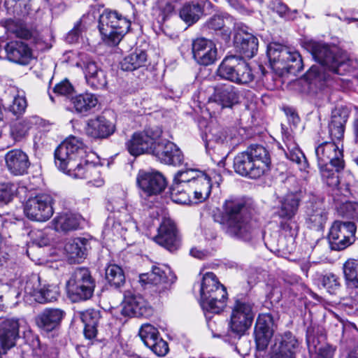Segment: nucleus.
Returning <instances> with one entry per match:
<instances>
[{"label":"nucleus","instance_id":"f257e3e1","mask_svg":"<svg viewBox=\"0 0 358 358\" xmlns=\"http://www.w3.org/2000/svg\"><path fill=\"white\" fill-rule=\"evenodd\" d=\"M220 224L227 236L244 242L253 241L262 231V223L255 209L242 199L225 201Z\"/></svg>","mask_w":358,"mask_h":358},{"label":"nucleus","instance_id":"f03ea898","mask_svg":"<svg viewBox=\"0 0 358 358\" xmlns=\"http://www.w3.org/2000/svg\"><path fill=\"white\" fill-rule=\"evenodd\" d=\"M162 134V129L157 126L134 132L125 143L126 149L134 157L149 153L164 164H181L183 162L182 152L173 143L160 140Z\"/></svg>","mask_w":358,"mask_h":358},{"label":"nucleus","instance_id":"7ed1b4c3","mask_svg":"<svg viewBox=\"0 0 358 358\" xmlns=\"http://www.w3.org/2000/svg\"><path fill=\"white\" fill-rule=\"evenodd\" d=\"M307 50L321 66H312L306 73L311 83L327 82L334 76L344 75L349 70L347 57L336 46L322 41H310Z\"/></svg>","mask_w":358,"mask_h":358},{"label":"nucleus","instance_id":"20e7f679","mask_svg":"<svg viewBox=\"0 0 358 358\" xmlns=\"http://www.w3.org/2000/svg\"><path fill=\"white\" fill-rule=\"evenodd\" d=\"M271 157L268 151L258 144L251 145L246 150L239 152L234 159L236 173L250 178H259L270 169Z\"/></svg>","mask_w":358,"mask_h":358},{"label":"nucleus","instance_id":"39448f33","mask_svg":"<svg viewBox=\"0 0 358 358\" xmlns=\"http://www.w3.org/2000/svg\"><path fill=\"white\" fill-rule=\"evenodd\" d=\"M315 152L322 180L329 186H337L338 173L344 168L343 151L334 142L325 141L317 145Z\"/></svg>","mask_w":358,"mask_h":358},{"label":"nucleus","instance_id":"423d86ee","mask_svg":"<svg viewBox=\"0 0 358 358\" xmlns=\"http://www.w3.org/2000/svg\"><path fill=\"white\" fill-rule=\"evenodd\" d=\"M200 295L201 306L206 313L219 314L227 306V289L212 272H208L203 275Z\"/></svg>","mask_w":358,"mask_h":358},{"label":"nucleus","instance_id":"0eeeda50","mask_svg":"<svg viewBox=\"0 0 358 358\" xmlns=\"http://www.w3.org/2000/svg\"><path fill=\"white\" fill-rule=\"evenodd\" d=\"M130 27V20L115 10H104L99 17V29L108 46L117 45Z\"/></svg>","mask_w":358,"mask_h":358},{"label":"nucleus","instance_id":"6e6552de","mask_svg":"<svg viewBox=\"0 0 358 358\" xmlns=\"http://www.w3.org/2000/svg\"><path fill=\"white\" fill-rule=\"evenodd\" d=\"M253 303L246 297L237 296L231 310L227 337L239 339L254 320Z\"/></svg>","mask_w":358,"mask_h":358},{"label":"nucleus","instance_id":"1a4fd4ad","mask_svg":"<svg viewBox=\"0 0 358 358\" xmlns=\"http://www.w3.org/2000/svg\"><path fill=\"white\" fill-rule=\"evenodd\" d=\"M217 76L222 79L246 85L255 78L249 64L240 56H226L218 66Z\"/></svg>","mask_w":358,"mask_h":358},{"label":"nucleus","instance_id":"9d476101","mask_svg":"<svg viewBox=\"0 0 358 358\" xmlns=\"http://www.w3.org/2000/svg\"><path fill=\"white\" fill-rule=\"evenodd\" d=\"M267 56L273 68L291 74H296L303 68L300 54L279 43L268 45Z\"/></svg>","mask_w":358,"mask_h":358},{"label":"nucleus","instance_id":"9b49d317","mask_svg":"<svg viewBox=\"0 0 358 358\" xmlns=\"http://www.w3.org/2000/svg\"><path fill=\"white\" fill-rule=\"evenodd\" d=\"M96 284L90 270L76 268L66 282L67 294L73 302L86 301L92 297Z\"/></svg>","mask_w":358,"mask_h":358},{"label":"nucleus","instance_id":"f8f14e48","mask_svg":"<svg viewBox=\"0 0 358 358\" xmlns=\"http://www.w3.org/2000/svg\"><path fill=\"white\" fill-rule=\"evenodd\" d=\"M303 194L304 192L301 189L289 192L280 201V205L274 213L275 215L281 220L280 229L289 232L291 236L296 234L297 226L293 219L298 211Z\"/></svg>","mask_w":358,"mask_h":358},{"label":"nucleus","instance_id":"ddd939ff","mask_svg":"<svg viewBox=\"0 0 358 358\" xmlns=\"http://www.w3.org/2000/svg\"><path fill=\"white\" fill-rule=\"evenodd\" d=\"M86 157V148L83 141L75 136L66 139L55 151V165L62 171Z\"/></svg>","mask_w":358,"mask_h":358},{"label":"nucleus","instance_id":"4468645a","mask_svg":"<svg viewBox=\"0 0 358 358\" xmlns=\"http://www.w3.org/2000/svg\"><path fill=\"white\" fill-rule=\"evenodd\" d=\"M53 204L54 199L51 194H38L28 199L24 206V212L29 220L45 222L54 213Z\"/></svg>","mask_w":358,"mask_h":358},{"label":"nucleus","instance_id":"2eb2a0df","mask_svg":"<svg viewBox=\"0 0 358 358\" xmlns=\"http://www.w3.org/2000/svg\"><path fill=\"white\" fill-rule=\"evenodd\" d=\"M355 232L354 222L335 221L328 234L330 248L336 251L345 250L355 242Z\"/></svg>","mask_w":358,"mask_h":358},{"label":"nucleus","instance_id":"dca6fc26","mask_svg":"<svg viewBox=\"0 0 358 358\" xmlns=\"http://www.w3.org/2000/svg\"><path fill=\"white\" fill-rule=\"evenodd\" d=\"M153 241L170 252H174L180 247L181 241L174 221L169 216L162 218L157 229V234Z\"/></svg>","mask_w":358,"mask_h":358},{"label":"nucleus","instance_id":"f3484780","mask_svg":"<svg viewBox=\"0 0 358 358\" xmlns=\"http://www.w3.org/2000/svg\"><path fill=\"white\" fill-rule=\"evenodd\" d=\"M136 183L141 189V195L151 196L159 194L167 185L166 180L159 172L141 169L136 176Z\"/></svg>","mask_w":358,"mask_h":358},{"label":"nucleus","instance_id":"a211bd4d","mask_svg":"<svg viewBox=\"0 0 358 358\" xmlns=\"http://www.w3.org/2000/svg\"><path fill=\"white\" fill-rule=\"evenodd\" d=\"M191 183L189 185V191L194 194V203H197L205 201L210 194L213 173L203 171H190Z\"/></svg>","mask_w":358,"mask_h":358},{"label":"nucleus","instance_id":"6ab92c4d","mask_svg":"<svg viewBox=\"0 0 358 358\" xmlns=\"http://www.w3.org/2000/svg\"><path fill=\"white\" fill-rule=\"evenodd\" d=\"M122 305V313L126 316L147 317L152 313L147 301L141 295L136 294L131 290L124 292Z\"/></svg>","mask_w":358,"mask_h":358},{"label":"nucleus","instance_id":"aec40b11","mask_svg":"<svg viewBox=\"0 0 358 358\" xmlns=\"http://www.w3.org/2000/svg\"><path fill=\"white\" fill-rule=\"evenodd\" d=\"M193 58L200 65L208 66L217 59V51L214 43L205 38H197L192 41Z\"/></svg>","mask_w":358,"mask_h":358},{"label":"nucleus","instance_id":"412c9836","mask_svg":"<svg viewBox=\"0 0 358 358\" xmlns=\"http://www.w3.org/2000/svg\"><path fill=\"white\" fill-rule=\"evenodd\" d=\"M176 280V275L167 266L164 269L158 266H153L151 272L140 275L141 282L159 286L157 291L159 293L169 289L175 282Z\"/></svg>","mask_w":358,"mask_h":358},{"label":"nucleus","instance_id":"4be33fe9","mask_svg":"<svg viewBox=\"0 0 358 358\" xmlns=\"http://www.w3.org/2000/svg\"><path fill=\"white\" fill-rule=\"evenodd\" d=\"M327 215L323 200L313 196L306 210V223L308 227L316 231L323 229Z\"/></svg>","mask_w":358,"mask_h":358},{"label":"nucleus","instance_id":"5701e85b","mask_svg":"<svg viewBox=\"0 0 358 358\" xmlns=\"http://www.w3.org/2000/svg\"><path fill=\"white\" fill-rule=\"evenodd\" d=\"M274 320L271 313L260 314L255 327V337L257 347L260 350L266 348L273 334Z\"/></svg>","mask_w":358,"mask_h":358},{"label":"nucleus","instance_id":"b1692460","mask_svg":"<svg viewBox=\"0 0 358 358\" xmlns=\"http://www.w3.org/2000/svg\"><path fill=\"white\" fill-rule=\"evenodd\" d=\"M65 315L62 309L45 308L36 315L35 322L41 331L49 333L59 328Z\"/></svg>","mask_w":358,"mask_h":358},{"label":"nucleus","instance_id":"393cba45","mask_svg":"<svg viewBox=\"0 0 358 358\" xmlns=\"http://www.w3.org/2000/svg\"><path fill=\"white\" fill-rule=\"evenodd\" d=\"M115 130V125L103 116L88 120L85 128L86 135L95 140L107 138Z\"/></svg>","mask_w":358,"mask_h":358},{"label":"nucleus","instance_id":"a878e982","mask_svg":"<svg viewBox=\"0 0 358 358\" xmlns=\"http://www.w3.org/2000/svg\"><path fill=\"white\" fill-rule=\"evenodd\" d=\"M6 166L8 171L14 176H23L27 173L31 165L29 157L20 149L8 151L4 157Z\"/></svg>","mask_w":358,"mask_h":358},{"label":"nucleus","instance_id":"bb28decb","mask_svg":"<svg viewBox=\"0 0 358 358\" xmlns=\"http://www.w3.org/2000/svg\"><path fill=\"white\" fill-rule=\"evenodd\" d=\"M7 59L21 65L28 64L32 59V51L24 42L13 41L5 47Z\"/></svg>","mask_w":358,"mask_h":358},{"label":"nucleus","instance_id":"cd10ccee","mask_svg":"<svg viewBox=\"0 0 358 358\" xmlns=\"http://www.w3.org/2000/svg\"><path fill=\"white\" fill-rule=\"evenodd\" d=\"M85 158L82 157L63 172L76 179L89 180V182L95 180L99 173L97 167Z\"/></svg>","mask_w":358,"mask_h":358},{"label":"nucleus","instance_id":"c85d7f7f","mask_svg":"<svg viewBox=\"0 0 358 358\" xmlns=\"http://www.w3.org/2000/svg\"><path fill=\"white\" fill-rule=\"evenodd\" d=\"M350 115V110L346 106L335 108L331 112V120L329 124V134L332 139L343 138L345 125Z\"/></svg>","mask_w":358,"mask_h":358},{"label":"nucleus","instance_id":"c756f323","mask_svg":"<svg viewBox=\"0 0 358 358\" xmlns=\"http://www.w3.org/2000/svg\"><path fill=\"white\" fill-rule=\"evenodd\" d=\"M238 94L231 85H217L214 87L213 94L209 97V102H215L222 107H231L238 102Z\"/></svg>","mask_w":358,"mask_h":358},{"label":"nucleus","instance_id":"7c9ffc66","mask_svg":"<svg viewBox=\"0 0 358 358\" xmlns=\"http://www.w3.org/2000/svg\"><path fill=\"white\" fill-rule=\"evenodd\" d=\"M17 321L6 319L0 322V347L7 352L13 347L18 337Z\"/></svg>","mask_w":358,"mask_h":358},{"label":"nucleus","instance_id":"2f4dec72","mask_svg":"<svg viewBox=\"0 0 358 358\" xmlns=\"http://www.w3.org/2000/svg\"><path fill=\"white\" fill-rule=\"evenodd\" d=\"M86 82L94 90L103 89L107 83L106 73L99 67L94 62H87L84 66Z\"/></svg>","mask_w":358,"mask_h":358},{"label":"nucleus","instance_id":"473e14b6","mask_svg":"<svg viewBox=\"0 0 358 358\" xmlns=\"http://www.w3.org/2000/svg\"><path fill=\"white\" fill-rule=\"evenodd\" d=\"M234 42L240 53L248 58H252L258 50V39L252 34L238 32L236 34Z\"/></svg>","mask_w":358,"mask_h":358},{"label":"nucleus","instance_id":"72a5a7b5","mask_svg":"<svg viewBox=\"0 0 358 358\" xmlns=\"http://www.w3.org/2000/svg\"><path fill=\"white\" fill-rule=\"evenodd\" d=\"M90 239L85 237H77L70 239L64 246V250L69 258L74 261H79L86 257L87 251L90 248Z\"/></svg>","mask_w":358,"mask_h":358},{"label":"nucleus","instance_id":"f704fd0d","mask_svg":"<svg viewBox=\"0 0 358 358\" xmlns=\"http://www.w3.org/2000/svg\"><path fill=\"white\" fill-rule=\"evenodd\" d=\"M97 103L96 96L90 93L80 94L71 99V104L75 113L82 116L90 114Z\"/></svg>","mask_w":358,"mask_h":358},{"label":"nucleus","instance_id":"c9c22d12","mask_svg":"<svg viewBox=\"0 0 358 358\" xmlns=\"http://www.w3.org/2000/svg\"><path fill=\"white\" fill-rule=\"evenodd\" d=\"M191 2L185 3L180 10V17L189 24L196 22L203 12V6L206 0H189Z\"/></svg>","mask_w":358,"mask_h":358},{"label":"nucleus","instance_id":"e433bc0d","mask_svg":"<svg viewBox=\"0 0 358 358\" xmlns=\"http://www.w3.org/2000/svg\"><path fill=\"white\" fill-rule=\"evenodd\" d=\"M299 347V342L296 336L292 332L286 331L275 337L273 350L295 355Z\"/></svg>","mask_w":358,"mask_h":358},{"label":"nucleus","instance_id":"4c0bfd02","mask_svg":"<svg viewBox=\"0 0 358 358\" xmlns=\"http://www.w3.org/2000/svg\"><path fill=\"white\" fill-rule=\"evenodd\" d=\"M80 318L84 324V334L87 338H94L97 333L96 327L101 319L100 311L89 309L80 313Z\"/></svg>","mask_w":358,"mask_h":358},{"label":"nucleus","instance_id":"58836bf2","mask_svg":"<svg viewBox=\"0 0 358 358\" xmlns=\"http://www.w3.org/2000/svg\"><path fill=\"white\" fill-rule=\"evenodd\" d=\"M80 218L71 213H62L52 220V224L57 231L67 232L76 230L80 225Z\"/></svg>","mask_w":358,"mask_h":358},{"label":"nucleus","instance_id":"ea45409f","mask_svg":"<svg viewBox=\"0 0 358 358\" xmlns=\"http://www.w3.org/2000/svg\"><path fill=\"white\" fill-rule=\"evenodd\" d=\"M36 122V117H29L14 122L10 126V137L15 142L23 141L27 137L29 131Z\"/></svg>","mask_w":358,"mask_h":358},{"label":"nucleus","instance_id":"a19ab883","mask_svg":"<svg viewBox=\"0 0 358 358\" xmlns=\"http://www.w3.org/2000/svg\"><path fill=\"white\" fill-rule=\"evenodd\" d=\"M146 62V52L142 50H136L122 59L120 62V66L123 71H131L144 66Z\"/></svg>","mask_w":358,"mask_h":358},{"label":"nucleus","instance_id":"79ce46f5","mask_svg":"<svg viewBox=\"0 0 358 358\" xmlns=\"http://www.w3.org/2000/svg\"><path fill=\"white\" fill-rule=\"evenodd\" d=\"M4 27L8 33L12 34L17 38L26 40L35 38V33L29 29L26 24L20 21L12 19L7 20L5 22Z\"/></svg>","mask_w":358,"mask_h":358},{"label":"nucleus","instance_id":"37998d69","mask_svg":"<svg viewBox=\"0 0 358 358\" xmlns=\"http://www.w3.org/2000/svg\"><path fill=\"white\" fill-rule=\"evenodd\" d=\"M188 187L185 183L175 182L170 188V196L174 203L179 204H189L194 203V199H191Z\"/></svg>","mask_w":358,"mask_h":358},{"label":"nucleus","instance_id":"c03bdc74","mask_svg":"<svg viewBox=\"0 0 358 358\" xmlns=\"http://www.w3.org/2000/svg\"><path fill=\"white\" fill-rule=\"evenodd\" d=\"M343 273L347 287L358 288V260L350 259L343 265Z\"/></svg>","mask_w":358,"mask_h":358},{"label":"nucleus","instance_id":"a18cd8bd","mask_svg":"<svg viewBox=\"0 0 358 358\" xmlns=\"http://www.w3.org/2000/svg\"><path fill=\"white\" fill-rule=\"evenodd\" d=\"M105 276L110 286L120 287L125 282V275L122 268L116 264H110L106 268Z\"/></svg>","mask_w":358,"mask_h":358},{"label":"nucleus","instance_id":"49530a36","mask_svg":"<svg viewBox=\"0 0 358 358\" xmlns=\"http://www.w3.org/2000/svg\"><path fill=\"white\" fill-rule=\"evenodd\" d=\"M285 150L287 158L290 161L295 162L299 166L301 171H305L308 164L304 154L297 147L296 143H291Z\"/></svg>","mask_w":358,"mask_h":358},{"label":"nucleus","instance_id":"de8ad7c7","mask_svg":"<svg viewBox=\"0 0 358 358\" xmlns=\"http://www.w3.org/2000/svg\"><path fill=\"white\" fill-rule=\"evenodd\" d=\"M133 208L131 206L127 204L124 208L116 212V214L110 215L107 219V225L112 224L115 227V224L121 225L122 223L128 222L132 220Z\"/></svg>","mask_w":358,"mask_h":358},{"label":"nucleus","instance_id":"09e8293b","mask_svg":"<svg viewBox=\"0 0 358 358\" xmlns=\"http://www.w3.org/2000/svg\"><path fill=\"white\" fill-rule=\"evenodd\" d=\"M39 293L36 298L37 302L41 303L52 302L59 296V287L55 285H45L41 287Z\"/></svg>","mask_w":358,"mask_h":358},{"label":"nucleus","instance_id":"8fccbe9b","mask_svg":"<svg viewBox=\"0 0 358 358\" xmlns=\"http://www.w3.org/2000/svg\"><path fill=\"white\" fill-rule=\"evenodd\" d=\"M41 287L40 276L37 274H32L26 280L24 291L26 294L34 297V299L36 301L37 295L40 294Z\"/></svg>","mask_w":358,"mask_h":358},{"label":"nucleus","instance_id":"3c124183","mask_svg":"<svg viewBox=\"0 0 358 358\" xmlns=\"http://www.w3.org/2000/svg\"><path fill=\"white\" fill-rule=\"evenodd\" d=\"M139 336L148 348H150L153 342L159 337L158 330L150 324H145L141 326Z\"/></svg>","mask_w":358,"mask_h":358},{"label":"nucleus","instance_id":"603ef678","mask_svg":"<svg viewBox=\"0 0 358 358\" xmlns=\"http://www.w3.org/2000/svg\"><path fill=\"white\" fill-rule=\"evenodd\" d=\"M207 148H213V143H215L218 145H223L224 144L227 136L223 129L219 127H214L210 128L206 132Z\"/></svg>","mask_w":358,"mask_h":358},{"label":"nucleus","instance_id":"864d4df0","mask_svg":"<svg viewBox=\"0 0 358 358\" xmlns=\"http://www.w3.org/2000/svg\"><path fill=\"white\" fill-rule=\"evenodd\" d=\"M271 8L273 12H275L277 14H278L280 17L286 20H292L294 17V13L289 10L287 5L280 1H273L271 4Z\"/></svg>","mask_w":358,"mask_h":358},{"label":"nucleus","instance_id":"5fc2aeb1","mask_svg":"<svg viewBox=\"0 0 358 358\" xmlns=\"http://www.w3.org/2000/svg\"><path fill=\"white\" fill-rule=\"evenodd\" d=\"M14 186L9 183L0 184V206L8 203L13 197Z\"/></svg>","mask_w":358,"mask_h":358},{"label":"nucleus","instance_id":"6e6d98bb","mask_svg":"<svg viewBox=\"0 0 358 358\" xmlns=\"http://www.w3.org/2000/svg\"><path fill=\"white\" fill-rule=\"evenodd\" d=\"M27 108V101L23 96H15L12 104L8 106V110L15 115L22 114Z\"/></svg>","mask_w":358,"mask_h":358},{"label":"nucleus","instance_id":"4d7b16f0","mask_svg":"<svg viewBox=\"0 0 358 358\" xmlns=\"http://www.w3.org/2000/svg\"><path fill=\"white\" fill-rule=\"evenodd\" d=\"M322 285L329 293L332 294L339 287L340 282L336 275L329 273L323 277Z\"/></svg>","mask_w":358,"mask_h":358},{"label":"nucleus","instance_id":"13d9d810","mask_svg":"<svg viewBox=\"0 0 358 358\" xmlns=\"http://www.w3.org/2000/svg\"><path fill=\"white\" fill-rule=\"evenodd\" d=\"M149 348L159 357L165 356L169 350L167 342L160 337L157 338Z\"/></svg>","mask_w":358,"mask_h":358},{"label":"nucleus","instance_id":"bf43d9fd","mask_svg":"<svg viewBox=\"0 0 358 358\" xmlns=\"http://www.w3.org/2000/svg\"><path fill=\"white\" fill-rule=\"evenodd\" d=\"M207 26L209 29L214 30H220L224 29V31L229 36V31L225 29V20L222 15H214L210 18L207 22Z\"/></svg>","mask_w":358,"mask_h":358},{"label":"nucleus","instance_id":"052dcab7","mask_svg":"<svg viewBox=\"0 0 358 358\" xmlns=\"http://www.w3.org/2000/svg\"><path fill=\"white\" fill-rule=\"evenodd\" d=\"M83 32V28L81 22L78 21L74 25L73 28L69 31L66 36V41L69 43H77L81 36Z\"/></svg>","mask_w":358,"mask_h":358},{"label":"nucleus","instance_id":"680f3d73","mask_svg":"<svg viewBox=\"0 0 358 358\" xmlns=\"http://www.w3.org/2000/svg\"><path fill=\"white\" fill-rule=\"evenodd\" d=\"M73 86L67 80H62L59 83L57 84L53 89L55 93L60 95L69 94L73 92Z\"/></svg>","mask_w":358,"mask_h":358},{"label":"nucleus","instance_id":"e2e57ef3","mask_svg":"<svg viewBox=\"0 0 358 358\" xmlns=\"http://www.w3.org/2000/svg\"><path fill=\"white\" fill-rule=\"evenodd\" d=\"M344 210L343 215L352 219L358 218V203H346L341 208Z\"/></svg>","mask_w":358,"mask_h":358},{"label":"nucleus","instance_id":"0e129e2a","mask_svg":"<svg viewBox=\"0 0 358 358\" xmlns=\"http://www.w3.org/2000/svg\"><path fill=\"white\" fill-rule=\"evenodd\" d=\"M190 171H199L196 169H187L185 171H178L174 178V182L177 183H185L186 186L189 187L187 183H191V175L189 173Z\"/></svg>","mask_w":358,"mask_h":358},{"label":"nucleus","instance_id":"69168bd1","mask_svg":"<svg viewBox=\"0 0 358 358\" xmlns=\"http://www.w3.org/2000/svg\"><path fill=\"white\" fill-rule=\"evenodd\" d=\"M127 203L123 198H116L112 199L107 206V209L111 211L110 215L116 214V212L120 210L122 208H124Z\"/></svg>","mask_w":358,"mask_h":358},{"label":"nucleus","instance_id":"338daca9","mask_svg":"<svg viewBox=\"0 0 358 358\" xmlns=\"http://www.w3.org/2000/svg\"><path fill=\"white\" fill-rule=\"evenodd\" d=\"M285 112L287 117L289 123L296 127L300 122V118L297 113H296L292 108H286L285 109Z\"/></svg>","mask_w":358,"mask_h":358},{"label":"nucleus","instance_id":"774afa93","mask_svg":"<svg viewBox=\"0 0 358 358\" xmlns=\"http://www.w3.org/2000/svg\"><path fill=\"white\" fill-rule=\"evenodd\" d=\"M22 358H41L40 355L29 345H25L22 350Z\"/></svg>","mask_w":358,"mask_h":358}]
</instances>
